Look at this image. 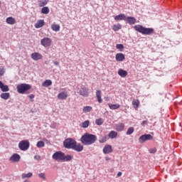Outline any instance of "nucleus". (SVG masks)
<instances>
[{
	"mask_svg": "<svg viewBox=\"0 0 182 182\" xmlns=\"http://www.w3.org/2000/svg\"><path fill=\"white\" fill-rule=\"evenodd\" d=\"M58 99L60 100H66L68 99V92L63 91L58 95Z\"/></svg>",
	"mask_w": 182,
	"mask_h": 182,
	"instance_id": "ddd939ff",
	"label": "nucleus"
},
{
	"mask_svg": "<svg viewBox=\"0 0 182 182\" xmlns=\"http://www.w3.org/2000/svg\"><path fill=\"white\" fill-rule=\"evenodd\" d=\"M125 22L129 23V25H134V23L136 22V19L133 16H127L125 18Z\"/></svg>",
	"mask_w": 182,
	"mask_h": 182,
	"instance_id": "f8f14e48",
	"label": "nucleus"
},
{
	"mask_svg": "<svg viewBox=\"0 0 182 182\" xmlns=\"http://www.w3.org/2000/svg\"><path fill=\"white\" fill-rule=\"evenodd\" d=\"M149 151L151 154H154V153H156L157 151V149L156 148H152V149H149Z\"/></svg>",
	"mask_w": 182,
	"mask_h": 182,
	"instance_id": "79ce46f5",
	"label": "nucleus"
},
{
	"mask_svg": "<svg viewBox=\"0 0 182 182\" xmlns=\"http://www.w3.org/2000/svg\"><path fill=\"white\" fill-rule=\"evenodd\" d=\"M134 29L136 32L141 33V35H153V33H154V28H146L139 24L134 26Z\"/></svg>",
	"mask_w": 182,
	"mask_h": 182,
	"instance_id": "20e7f679",
	"label": "nucleus"
},
{
	"mask_svg": "<svg viewBox=\"0 0 182 182\" xmlns=\"http://www.w3.org/2000/svg\"><path fill=\"white\" fill-rule=\"evenodd\" d=\"M92 107L91 106H85L82 109L83 113H89V112H92Z\"/></svg>",
	"mask_w": 182,
	"mask_h": 182,
	"instance_id": "473e14b6",
	"label": "nucleus"
},
{
	"mask_svg": "<svg viewBox=\"0 0 182 182\" xmlns=\"http://www.w3.org/2000/svg\"><path fill=\"white\" fill-rule=\"evenodd\" d=\"M153 139V136H151L150 134H146L144 135H141L139 138V143H144L149 140H152Z\"/></svg>",
	"mask_w": 182,
	"mask_h": 182,
	"instance_id": "1a4fd4ad",
	"label": "nucleus"
},
{
	"mask_svg": "<svg viewBox=\"0 0 182 182\" xmlns=\"http://www.w3.org/2000/svg\"><path fill=\"white\" fill-rule=\"evenodd\" d=\"M34 159H35V160L39 161V160H41V156H39V155H36V156H34Z\"/></svg>",
	"mask_w": 182,
	"mask_h": 182,
	"instance_id": "c03bdc74",
	"label": "nucleus"
},
{
	"mask_svg": "<svg viewBox=\"0 0 182 182\" xmlns=\"http://www.w3.org/2000/svg\"><path fill=\"white\" fill-rule=\"evenodd\" d=\"M11 95L9 94V92H3L0 95V97L1 99H4V100H8V99H9Z\"/></svg>",
	"mask_w": 182,
	"mask_h": 182,
	"instance_id": "b1692460",
	"label": "nucleus"
},
{
	"mask_svg": "<svg viewBox=\"0 0 182 182\" xmlns=\"http://www.w3.org/2000/svg\"><path fill=\"white\" fill-rule=\"evenodd\" d=\"M30 143L28 140L21 141L18 144V149L21 150V151H26L28 149H29Z\"/></svg>",
	"mask_w": 182,
	"mask_h": 182,
	"instance_id": "423d86ee",
	"label": "nucleus"
},
{
	"mask_svg": "<svg viewBox=\"0 0 182 182\" xmlns=\"http://www.w3.org/2000/svg\"><path fill=\"white\" fill-rule=\"evenodd\" d=\"M36 146L38 149H42V147H45V142L43 141H38L36 144Z\"/></svg>",
	"mask_w": 182,
	"mask_h": 182,
	"instance_id": "c9c22d12",
	"label": "nucleus"
},
{
	"mask_svg": "<svg viewBox=\"0 0 182 182\" xmlns=\"http://www.w3.org/2000/svg\"><path fill=\"white\" fill-rule=\"evenodd\" d=\"M33 176V173L32 172H28V173H22L21 175V178L25 179V178H31Z\"/></svg>",
	"mask_w": 182,
	"mask_h": 182,
	"instance_id": "cd10ccee",
	"label": "nucleus"
},
{
	"mask_svg": "<svg viewBox=\"0 0 182 182\" xmlns=\"http://www.w3.org/2000/svg\"><path fill=\"white\" fill-rule=\"evenodd\" d=\"M108 106L111 110H117V109H120V105L119 104H108Z\"/></svg>",
	"mask_w": 182,
	"mask_h": 182,
	"instance_id": "5701e85b",
	"label": "nucleus"
},
{
	"mask_svg": "<svg viewBox=\"0 0 182 182\" xmlns=\"http://www.w3.org/2000/svg\"><path fill=\"white\" fill-rule=\"evenodd\" d=\"M107 140V136H105L100 138L99 141H100V143H106Z\"/></svg>",
	"mask_w": 182,
	"mask_h": 182,
	"instance_id": "58836bf2",
	"label": "nucleus"
},
{
	"mask_svg": "<svg viewBox=\"0 0 182 182\" xmlns=\"http://www.w3.org/2000/svg\"><path fill=\"white\" fill-rule=\"evenodd\" d=\"M41 45L44 48H50V45H52V40L48 37H46L41 41Z\"/></svg>",
	"mask_w": 182,
	"mask_h": 182,
	"instance_id": "6e6552de",
	"label": "nucleus"
},
{
	"mask_svg": "<svg viewBox=\"0 0 182 182\" xmlns=\"http://www.w3.org/2000/svg\"><path fill=\"white\" fill-rule=\"evenodd\" d=\"M77 93L83 97H87L89 96V88L86 87H82L80 89L77 90Z\"/></svg>",
	"mask_w": 182,
	"mask_h": 182,
	"instance_id": "0eeeda50",
	"label": "nucleus"
},
{
	"mask_svg": "<svg viewBox=\"0 0 182 182\" xmlns=\"http://www.w3.org/2000/svg\"><path fill=\"white\" fill-rule=\"evenodd\" d=\"M31 89H32V86L29 84L22 83L17 85V92L20 95H25Z\"/></svg>",
	"mask_w": 182,
	"mask_h": 182,
	"instance_id": "39448f33",
	"label": "nucleus"
},
{
	"mask_svg": "<svg viewBox=\"0 0 182 182\" xmlns=\"http://www.w3.org/2000/svg\"><path fill=\"white\" fill-rule=\"evenodd\" d=\"M140 105V101L139 100H134L132 102V106L135 108V109H139V105Z\"/></svg>",
	"mask_w": 182,
	"mask_h": 182,
	"instance_id": "f704fd0d",
	"label": "nucleus"
},
{
	"mask_svg": "<svg viewBox=\"0 0 182 182\" xmlns=\"http://www.w3.org/2000/svg\"><path fill=\"white\" fill-rule=\"evenodd\" d=\"M0 89L1 92H9V87L6 85H4L2 81H0Z\"/></svg>",
	"mask_w": 182,
	"mask_h": 182,
	"instance_id": "aec40b11",
	"label": "nucleus"
},
{
	"mask_svg": "<svg viewBox=\"0 0 182 182\" xmlns=\"http://www.w3.org/2000/svg\"><path fill=\"white\" fill-rule=\"evenodd\" d=\"M28 97L31 99V102H33V99H35V95L33 94H31L28 95Z\"/></svg>",
	"mask_w": 182,
	"mask_h": 182,
	"instance_id": "37998d69",
	"label": "nucleus"
},
{
	"mask_svg": "<svg viewBox=\"0 0 182 182\" xmlns=\"http://www.w3.org/2000/svg\"><path fill=\"white\" fill-rule=\"evenodd\" d=\"M6 22L8 25H15V23H16V20L15 18L10 16L6 18Z\"/></svg>",
	"mask_w": 182,
	"mask_h": 182,
	"instance_id": "a211bd4d",
	"label": "nucleus"
},
{
	"mask_svg": "<svg viewBox=\"0 0 182 182\" xmlns=\"http://www.w3.org/2000/svg\"><path fill=\"white\" fill-rule=\"evenodd\" d=\"M133 133H134V127H129V128L127 129V132H126V135H127V136H130V134H133Z\"/></svg>",
	"mask_w": 182,
	"mask_h": 182,
	"instance_id": "72a5a7b5",
	"label": "nucleus"
},
{
	"mask_svg": "<svg viewBox=\"0 0 182 182\" xmlns=\"http://www.w3.org/2000/svg\"><path fill=\"white\" fill-rule=\"evenodd\" d=\"M124 127H126L124 123H118L115 124V130L117 132H123V130H124Z\"/></svg>",
	"mask_w": 182,
	"mask_h": 182,
	"instance_id": "2eb2a0df",
	"label": "nucleus"
},
{
	"mask_svg": "<svg viewBox=\"0 0 182 182\" xmlns=\"http://www.w3.org/2000/svg\"><path fill=\"white\" fill-rule=\"evenodd\" d=\"M4 75H5V68L0 67V76H4Z\"/></svg>",
	"mask_w": 182,
	"mask_h": 182,
	"instance_id": "a19ab883",
	"label": "nucleus"
},
{
	"mask_svg": "<svg viewBox=\"0 0 182 182\" xmlns=\"http://www.w3.org/2000/svg\"><path fill=\"white\" fill-rule=\"evenodd\" d=\"M45 25V20L43 19H40L38 20L36 24L34 25L35 28L36 29H39V28H42Z\"/></svg>",
	"mask_w": 182,
	"mask_h": 182,
	"instance_id": "6ab92c4d",
	"label": "nucleus"
},
{
	"mask_svg": "<svg viewBox=\"0 0 182 182\" xmlns=\"http://www.w3.org/2000/svg\"><path fill=\"white\" fill-rule=\"evenodd\" d=\"M116 48L117 49H119L120 52H123V50L124 49V46H123V44H117Z\"/></svg>",
	"mask_w": 182,
	"mask_h": 182,
	"instance_id": "4c0bfd02",
	"label": "nucleus"
},
{
	"mask_svg": "<svg viewBox=\"0 0 182 182\" xmlns=\"http://www.w3.org/2000/svg\"><path fill=\"white\" fill-rule=\"evenodd\" d=\"M59 61H54L53 62V64L55 65V66H59Z\"/></svg>",
	"mask_w": 182,
	"mask_h": 182,
	"instance_id": "a18cd8bd",
	"label": "nucleus"
},
{
	"mask_svg": "<svg viewBox=\"0 0 182 182\" xmlns=\"http://www.w3.org/2000/svg\"><path fill=\"white\" fill-rule=\"evenodd\" d=\"M51 28L54 32H59V31H60V26L53 23L51 25Z\"/></svg>",
	"mask_w": 182,
	"mask_h": 182,
	"instance_id": "393cba45",
	"label": "nucleus"
},
{
	"mask_svg": "<svg viewBox=\"0 0 182 182\" xmlns=\"http://www.w3.org/2000/svg\"><path fill=\"white\" fill-rule=\"evenodd\" d=\"M122 29V26L120 24H114L112 26V31H114V32H117L118 31H120Z\"/></svg>",
	"mask_w": 182,
	"mask_h": 182,
	"instance_id": "c756f323",
	"label": "nucleus"
},
{
	"mask_svg": "<svg viewBox=\"0 0 182 182\" xmlns=\"http://www.w3.org/2000/svg\"><path fill=\"white\" fill-rule=\"evenodd\" d=\"M31 59H33V60H41V59H42L43 56L40 53L36 52L31 53Z\"/></svg>",
	"mask_w": 182,
	"mask_h": 182,
	"instance_id": "9d476101",
	"label": "nucleus"
},
{
	"mask_svg": "<svg viewBox=\"0 0 182 182\" xmlns=\"http://www.w3.org/2000/svg\"><path fill=\"white\" fill-rule=\"evenodd\" d=\"M97 141V136L93 134H90L86 132L84 134L81 138L80 141L84 144V146H90L92 144H95Z\"/></svg>",
	"mask_w": 182,
	"mask_h": 182,
	"instance_id": "f03ea898",
	"label": "nucleus"
},
{
	"mask_svg": "<svg viewBox=\"0 0 182 182\" xmlns=\"http://www.w3.org/2000/svg\"><path fill=\"white\" fill-rule=\"evenodd\" d=\"M63 146L65 149H68V150H74L78 153L83 151V145L77 144L76 140L73 139V138H68L65 139L63 141Z\"/></svg>",
	"mask_w": 182,
	"mask_h": 182,
	"instance_id": "f257e3e1",
	"label": "nucleus"
},
{
	"mask_svg": "<svg viewBox=\"0 0 182 182\" xmlns=\"http://www.w3.org/2000/svg\"><path fill=\"white\" fill-rule=\"evenodd\" d=\"M38 5L41 8H42V6L48 5V0L40 1Z\"/></svg>",
	"mask_w": 182,
	"mask_h": 182,
	"instance_id": "e433bc0d",
	"label": "nucleus"
},
{
	"mask_svg": "<svg viewBox=\"0 0 182 182\" xmlns=\"http://www.w3.org/2000/svg\"><path fill=\"white\" fill-rule=\"evenodd\" d=\"M118 75L121 77H126V76H127L128 73H127V71H126V70H124L123 69H119L118 70Z\"/></svg>",
	"mask_w": 182,
	"mask_h": 182,
	"instance_id": "4be33fe9",
	"label": "nucleus"
},
{
	"mask_svg": "<svg viewBox=\"0 0 182 182\" xmlns=\"http://www.w3.org/2000/svg\"><path fill=\"white\" fill-rule=\"evenodd\" d=\"M103 123H105L103 118H99L95 120V124H97V126H102Z\"/></svg>",
	"mask_w": 182,
	"mask_h": 182,
	"instance_id": "7c9ffc66",
	"label": "nucleus"
},
{
	"mask_svg": "<svg viewBox=\"0 0 182 182\" xmlns=\"http://www.w3.org/2000/svg\"><path fill=\"white\" fill-rule=\"evenodd\" d=\"M0 7H1V2H0Z\"/></svg>",
	"mask_w": 182,
	"mask_h": 182,
	"instance_id": "8fccbe9b",
	"label": "nucleus"
},
{
	"mask_svg": "<svg viewBox=\"0 0 182 182\" xmlns=\"http://www.w3.org/2000/svg\"><path fill=\"white\" fill-rule=\"evenodd\" d=\"M112 151H113V149L111 145H106L103 149L104 154H109Z\"/></svg>",
	"mask_w": 182,
	"mask_h": 182,
	"instance_id": "f3484780",
	"label": "nucleus"
},
{
	"mask_svg": "<svg viewBox=\"0 0 182 182\" xmlns=\"http://www.w3.org/2000/svg\"><path fill=\"white\" fill-rule=\"evenodd\" d=\"M126 18H127L126 14H120L117 16H115L114 19V21H126Z\"/></svg>",
	"mask_w": 182,
	"mask_h": 182,
	"instance_id": "dca6fc26",
	"label": "nucleus"
},
{
	"mask_svg": "<svg viewBox=\"0 0 182 182\" xmlns=\"http://www.w3.org/2000/svg\"><path fill=\"white\" fill-rule=\"evenodd\" d=\"M120 176H122V172H118L117 173V177H120Z\"/></svg>",
	"mask_w": 182,
	"mask_h": 182,
	"instance_id": "de8ad7c7",
	"label": "nucleus"
},
{
	"mask_svg": "<svg viewBox=\"0 0 182 182\" xmlns=\"http://www.w3.org/2000/svg\"><path fill=\"white\" fill-rule=\"evenodd\" d=\"M89 124H90V121L86 120L81 124V127L83 129H87V127H89Z\"/></svg>",
	"mask_w": 182,
	"mask_h": 182,
	"instance_id": "2f4dec72",
	"label": "nucleus"
},
{
	"mask_svg": "<svg viewBox=\"0 0 182 182\" xmlns=\"http://www.w3.org/2000/svg\"><path fill=\"white\" fill-rule=\"evenodd\" d=\"M42 86L44 87H49V86H52V80H46L45 82H43Z\"/></svg>",
	"mask_w": 182,
	"mask_h": 182,
	"instance_id": "bb28decb",
	"label": "nucleus"
},
{
	"mask_svg": "<svg viewBox=\"0 0 182 182\" xmlns=\"http://www.w3.org/2000/svg\"><path fill=\"white\" fill-rule=\"evenodd\" d=\"M53 160L55 161H72L73 159V156L72 155H66L65 153L60 151H58L55 152L52 156Z\"/></svg>",
	"mask_w": 182,
	"mask_h": 182,
	"instance_id": "7ed1b4c3",
	"label": "nucleus"
},
{
	"mask_svg": "<svg viewBox=\"0 0 182 182\" xmlns=\"http://www.w3.org/2000/svg\"><path fill=\"white\" fill-rule=\"evenodd\" d=\"M115 59L117 62H123L126 59V57H124V54L122 53H118L115 55Z\"/></svg>",
	"mask_w": 182,
	"mask_h": 182,
	"instance_id": "4468645a",
	"label": "nucleus"
},
{
	"mask_svg": "<svg viewBox=\"0 0 182 182\" xmlns=\"http://www.w3.org/2000/svg\"><path fill=\"white\" fill-rule=\"evenodd\" d=\"M49 12H50V10H49V7L48 6H44L41 9V14H43L44 15H48Z\"/></svg>",
	"mask_w": 182,
	"mask_h": 182,
	"instance_id": "c85d7f7f",
	"label": "nucleus"
},
{
	"mask_svg": "<svg viewBox=\"0 0 182 182\" xmlns=\"http://www.w3.org/2000/svg\"><path fill=\"white\" fill-rule=\"evenodd\" d=\"M106 160H109V159H106Z\"/></svg>",
	"mask_w": 182,
	"mask_h": 182,
	"instance_id": "09e8293b",
	"label": "nucleus"
},
{
	"mask_svg": "<svg viewBox=\"0 0 182 182\" xmlns=\"http://www.w3.org/2000/svg\"><path fill=\"white\" fill-rule=\"evenodd\" d=\"M108 137L109 139H116L117 137V132L116 131H111L108 134Z\"/></svg>",
	"mask_w": 182,
	"mask_h": 182,
	"instance_id": "a878e982",
	"label": "nucleus"
},
{
	"mask_svg": "<svg viewBox=\"0 0 182 182\" xmlns=\"http://www.w3.org/2000/svg\"><path fill=\"white\" fill-rule=\"evenodd\" d=\"M96 97L97 99V102L98 103H102V102H103V100H102V91L97 90L96 91Z\"/></svg>",
	"mask_w": 182,
	"mask_h": 182,
	"instance_id": "412c9836",
	"label": "nucleus"
},
{
	"mask_svg": "<svg viewBox=\"0 0 182 182\" xmlns=\"http://www.w3.org/2000/svg\"><path fill=\"white\" fill-rule=\"evenodd\" d=\"M38 177H40V178H42V180H46V176L45 175L44 173H38Z\"/></svg>",
	"mask_w": 182,
	"mask_h": 182,
	"instance_id": "ea45409f",
	"label": "nucleus"
},
{
	"mask_svg": "<svg viewBox=\"0 0 182 182\" xmlns=\"http://www.w3.org/2000/svg\"><path fill=\"white\" fill-rule=\"evenodd\" d=\"M146 124H147V121H143V122H141V126H144V125H146Z\"/></svg>",
	"mask_w": 182,
	"mask_h": 182,
	"instance_id": "49530a36",
	"label": "nucleus"
},
{
	"mask_svg": "<svg viewBox=\"0 0 182 182\" xmlns=\"http://www.w3.org/2000/svg\"><path fill=\"white\" fill-rule=\"evenodd\" d=\"M19 160H21V155L18 154H14L9 159V161L13 163H18Z\"/></svg>",
	"mask_w": 182,
	"mask_h": 182,
	"instance_id": "9b49d317",
	"label": "nucleus"
}]
</instances>
